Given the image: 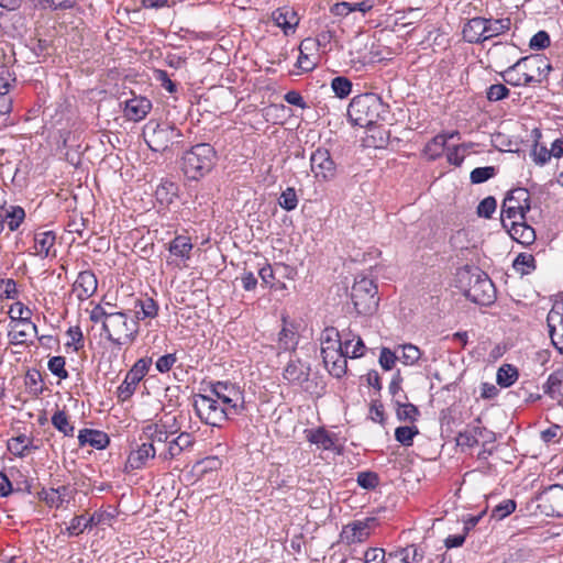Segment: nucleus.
Segmentation results:
<instances>
[{"mask_svg": "<svg viewBox=\"0 0 563 563\" xmlns=\"http://www.w3.org/2000/svg\"><path fill=\"white\" fill-rule=\"evenodd\" d=\"M464 296L481 306H487L494 301L495 287L488 275L477 272L470 277V287L465 289Z\"/></svg>", "mask_w": 563, "mask_h": 563, "instance_id": "nucleus-8", "label": "nucleus"}, {"mask_svg": "<svg viewBox=\"0 0 563 563\" xmlns=\"http://www.w3.org/2000/svg\"><path fill=\"white\" fill-rule=\"evenodd\" d=\"M376 523L377 519L374 517L355 520L343 529V539L346 543L363 542L369 537L371 530L376 526Z\"/></svg>", "mask_w": 563, "mask_h": 563, "instance_id": "nucleus-12", "label": "nucleus"}, {"mask_svg": "<svg viewBox=\"0 0 563 563\" xmlns=\"http://www.w3.org/2000/svg\"><path fill=\"white\" fill-rule=\"evenodd\" d=\"M308 45L314 46V42L310 38H306L301 42L299 46V56L297 58L296 67L299 68L302 73L312 71L317 63L310 58V56L306 53V51L310 49Z\"/></svg>", "mask_w": 563, "mask_h": 563, "instance_id": "nucleus-39", "label": "nucleus"}, {"mask_svg": "<svg viewBox=\"0 0 563 563\" xmlns=\"http://www.w3.org/2000/svg\"><path fill=\"white\" fill-rule=\"evenodd\" d=\"M278 203L286 211L295 210L298 206V198H297L296 190L292 187L286 188L282 192V195L278 199Z\"/></svg>", "mask_w": 563, "mask_h": 563, "instance_id": "nucleus-55", "label": "nucleus"}, {"mask_svg": "<svg viewBox=\"0 0 563 563\" xmlns=\"http://www.w3.org/2000/svg\"><path fill=\"white\" fill-rule=\"evenodd\" d=\"M504 201L515 207H522L526 209V211L531 210L530 192L528 189L522 187H518L508 191Z\"/></svg>", "mask_w": 563, "mask_h": 563, "instance_id": "nucleus-36", "label": "nucleus"}, {"mask_svg": "<svg viewBox=\"0 0 563 563\" xmlns=\"http://www.w3.org/2000/svg\"><path fill=\"white\" fill-rule=\"evenodd\" d=\"M356 482L362 488L373 490L379 485V476L373 471L360 472Z\"/></svg>", "mask_w": 563, "mask_h": 563, "instance_id": "nucleus-53", "label": "nucleus"}, {"mask_svg": "<svg viewBox=\"0 0 563 563\" xmlns=\"http://www.w3.org/2000/svg\"><path fill=\"white\" fill-rule=\"evenodd\" d=\"M547 323L552 344L562 353L563 346H560V342L556 340V331L558 328L561 329L563 325V302H556L553 305L552 309L548 313Z\"/></svg>", "mask_w": 563, "mask_h": 563, "instance_id": "nucleus-27", "label": "nucleus"}, {"mask_svg": "<svg viewBox=\"0 0 563 563\" xmlns=\"http://www.w3.org/2000/svg\"><path fill=\"white\" fill-rule=\"evenodd\" d=\"M353 342V340L345 339L343 344H339L338 349H333L332 346H323L321 347V356L325 367L333 364V361L338 360L341 353H347L349 344Z\"/></svg>", "mask_w": 563, "mask_h": 563, "instance_id": "nucleus-43", "label": "nucleus"}, {"mask_svg": "<svg viewBox=\"0 0 563 563\" xmlns=\"http://www.w3.org/2000/svg\"><path fill=\"white\" fill-rule=\"evenodd\" d=\"M518 371L510 364H504L497 371V384L501 387H509L518 379Z\"/></svg>", "mask_w": 563, "mask_h": 563, "instance_id": "nucleus-45", "label": "nucleus"}, {"mask_svg": "<svg viewBox=\"0 0 563 563\" xmlns=\"http://www.w3.org/2000/svg\"><path fill=\"white\" fill-rule=\"evenodd\" d=\"M194 409L200 420L211 427L221 428L230 419L228 410L217 398L198 394L195 396Z\"/></svg>", "mask_w": 563, "mask_h": 563, "instance_id": "nucleus-7", "label": "nucleus"}, {"mask_svg": "<svg viewBox=\"0 0 563 563\" xmlns=\"http://www.w3.org/2000/svg\"><path fill=\"white\" fill-rule=\"evenodd\" d=\"M79 446L90 445L97 450H103L110 444L109 435L100 430L81 429L78 434Z\"/></svg>", "mask_w": 563, "mask_h": 563, "instance_id": "nucleus-26", "label": "nucleus"}, {"mask_svg": "<svg viewBox=\"0 0 563 563\" xmlns=\"http://www.w3.org/2000/svg\"><path fill=\"white\" fill-rule=\"evenodd\" d=\"M144 139L153 152H165L173 144L179 143L183 133L175 125L166 122H150L144 130Z\"/></svg>", "mask_w": 563, "mask_h": 563, "instance_id": "nucleus-5", "label": "nucleus"}, {"mask_svg": "<svg viewBox=\"0 0 563 563\" xmlns=\"http://www.w3.org/2000/svg\"><path fill=\"white\" fill-rule=\"evenodd\" d=\"M459 132L451 133L450 135L445 134H438L434 137H432L424 146L423 153L429 157V159H437L439 158L446 145L448 139L453 137L454 135H457Z\"/></svg>", "mask_w": 563, "mask_h": 563, "instance_id": "nucleus-33", "label": "nucleus"}, {"mask_svg": "<svg viewBox=\"0 0 563 563\" xmlns=\"http://www.w3.org/2000/svg\"><path fill=\"white\" fill-rule=\"evenodd\" d=\"M503 80L514 87L530 86L532 84H541L542 78H536V75L523 73L516 63L500 73Z\"/></svg>", "mask_w": 563, "mask_h": 563, "instance_id": "nucleus-21", "label": "nucleus"}, {"mask_svg": "<svg viewBox=\"0 0 563 563\" xmlns=\"http://www.w3.org/2000/svg\"><path fill=\"white\" fill-rule=\"evenodd\" d=\"M194 444V439L190 433L181 432L177 438L168 440L167 449L164 453L159 454L163 460H173L181 454V452Z\"/></svg>", "mask_w": 563, "mask_h": 563, "instance_id": "nucleus-28", "label": "nucleus"}, {"mask_svg": "<svg viewBox=\"0 0 563 563\" xmlns=\"http://www.w3.org/2000/svg\"><path fill=\"white\" fill-rule=\"evenodd\" d=\"M538 508L545 516L563 517V486L551 485L538 496Z\"/></svg>", "mask_w": 563, "mask_h": 563, "instance_id": "nucleus-10", "label": "nucleus"}, {"mask_svg": "<svg viewBox=\"0 0 563 563\" xmlns=\"http://www.w3.org/2000/svg\"><path fill=\"white\" fill-rule=\"evenodd\" d=\"M516 67H519L523 73L533 75L537 73L536 78H542V81L547 79L549 71L552 69L548 59L540 54L519 58L516 62Z\"/></svg>", "mask_w": 563, "mask_h": 563, "instance_id": "nucleus-13", "label": "nucleus"}, {"mask_svg": "<svg viewBox=\"0 0 563 563\" xmlns=\"http://www.w3.org/2000/svg\"><path fill=\"white\" fill-rule=\"evenodd\" d=\"M155 455V445L144 442L129 454L125 467L132 471L141 470L146 465L147 461L154 459Z\"/></svg>", "mask_w": 563, "mask_h": 563, "instance_id": "nucleus-24", "label": "nucleus"}, {"mask_svg": "<svg viewBox=\"0 0 563 563\" xmlns=\"http://www.w3.org/2000/svg\"><path fill=\"white\" fill-rule=\"evenodd\" d=\"M417 434L419 429L416 426H402L395 430V439L404 446H411Z\"/></svg>", "mask_w": 563, "mask_h": 563, "instance_id": "nucleus-48", "label": "nucleus"}, {"mask_svg": "<svg viewBox=\"0 0 563 563\" xmlns=\"http://www.w3.org/2000/svg\"><path fill=\"white\" fill-rule=\"evenodd\" d=\"M389 114V106L374 92L355 96L349 107L347 117L353 125L371 129Z\"/></svg>", "mask_w": 563, "mask_h": 563, "instance_id": "nucleus-1", "label": "nucleus"}, {"mask_svg": "<svg viewBox=\"0 0 563 563\" xmlns=\"http://www.w3.org/2000/svg\"><path fill=\"white\" fill-rule=\"evenodd\" d=\"M509 89L503 84L490 85L486 90V98L490 102L506 99L509 96Z\"/></svg>", "mask_w": 563, "mask_h": 563, "instance_id": "nucleus-63", "label": "nucleus"}, {"mask_svg": "<svg viewBox=\"0 0 563 563\" xmlns=\"http://www.w3.org/2000/svg\"><path fill=\"white\" fill-rule=\"evenodd\" d=\"M51 422L65 437H74L75 427L65 410L57 409L52 416Z\"/></svg>", "mask_w": 563, "mask_h": 563, "instance_id": "nucleus-38", "label": "nucleus"}, {"mask_svg": "<svg viewBox=\"0 0 563 563\" xmlns=\"http://www.w3.org/2000/svg\"><path fill=\"white\" fill-rule=\"evenodd\" d=\"M65 364L66 361L64 356H53L48 360L47 367L53 375L60 379H66L68 372L65 369Z\"/></svg>", "mask_w": 563, "mask_h": 563, "instance_id": "nucleus-60", "label": "nucleus"}, {"mask_svg": "<svg viewBox=\"0 0 563 563\" xmlns=\"http://www.w3.org/2000/svg\"><path fill=\"white\" fill-rule=\"evenodd\" d=\"M29 444H31V439L25 434H20L8 442V450L15 456L23 457L29 452Z\"/></svg>", "mask_w": 563, "mask_h": 563, "instance_id": "nucleus-46", "label": "nucleus"}, {"mask_svg": "<svg viewBox=\"0 0 563 563\" xmlns=\"http://www.w3.org/2000/svg\"><path fill=\"white\" fill-rule=\"evenodd\" d=\"M486 18L475 16L470 19L463 26V38L468 43L479 44L485 42Z\"/></svg>", "mask_w": 563, "mask_h": 563, "instance_id": "nucleus-25", "label": "nucleus"}, {"mask_svg": "<svg viewBox=\"0 0 563 563\" xmlns=\"http://www.w3.org/2000/svg\"><path fill=\"white\" fill-rule=\"evenodd\" d=\"M210 391L221 401L230 417L242 415L246 410L244 390L236 384L229 380H218L210 384Z\"/></svg>", "mask_w": 563, "mask_h": 563, "instance_id": "nucleus-6", "label": "nucleus"}, {"mask_svg": "<svg viewBox=\"0 0 563 563\" xmlns=\"http://www.w3.org/2000/svg\"><path fill=\"white\" fill-rule=\"evenodd\" d=\"M56 242V234L54 231H37L34 233V252L35 256L46 258L49 256H56V250L54 249Z\"/></svg>", "mask_w": 563, "mask_h": 563, "instance_id": "nucleus-19", "label": "nucleus"}, {"mask_svg": "<svg viewBox=\"0 0 563 563\" xmlns=\"http://www.w3.org/2000/svg\"><path fill=\"white\" fill-rule=\"evenodd\" d=\"M399 347H401V350H402V354L399 357V360L405 365L412 366V365L417 364L418 361L422 356L421 350L411 343L401 344V345H399Z\"/></svg>", "mask_w": 563, "mask_h": 563, "instance_id": "nucleus-47", "label": "nucleus"}, {"mask_svg": "<svg viewBox=\"0 0 563 563\" xmlns=\"http://www.w3.org/2000/svg\"><path fill=\"white\" fill-rule=\"evenodd\" d=\"M456 444L460 446L474 448L478 444L477 431L472 430L471 426H468L465 430L457 433Z\"/></svg>", "mask_w": 563, "mask_h": 563, "instance_id": "nucleus-61", "label": "nucleus"}, {"mask_svg": "<svg viewBox=\"0 0 563 563\" xmlns=\"http://www.w3.org/2000/svg\"><path fill=\"white\" fill-rule=\"evenodd\" d=\"M529 211H526L522 207H515L512 205H508L507 202L503 201L501 205V219L504 218L506 222H511L514 220L522 221L527 220V213Z\"/></svg>", "mask_w": 563, "mask_h": 563, "instance_id": "nucleus-49", "label": "nucleus"}, {"mask_svg": "<svg viewBox=\"0 0 563 563\" xmlns=\"http://www.w3.org/2000/svg\"><path fill=\"white\" fill-rule=\"evenodd\" d=\"M151 364V357H142L134 363L117 389V397L120 402L129 400L134 395L137 385L147 374Z\"/></svg>", "mask_w": 563, "mask_h": 563, "instance_id": "nucleus-9", "label": "nucleus"}, {"mask_svg": "<svg viewBox=\"0 0 563 563\" xmlns=\"http://www.w3.org/2000/svg\"><path fill=\"white\" fill-rule=\"evenodd\" d=\"M311 170L319 180L329 181L335 177L336 165L330 152L324 147H318L310 156Z\"/></svg>", "mask_w": 563, "mask_h": 563, "instance_id": "nucleus-11", "label": "nucleus"}, {"mask_svg": "<svg viewBox=\"0 0 563 563\" xmlns=\"http://www.w3.org/2000/svg\"><path fill=\"white\" fill-rule=\"evenodd\" d=\"M4 223L10 231H16L25 219V211L20 206H10L3 214Z\"/></svg>", "mask_w": 563, "mask_h": 563, "instance_id": "nucleus-42", "label": "nucleus"}, {"mask_svg": "<svg viewBox=\"0 0 563 563\" xmlns=\"http://www.w3.org/2000/svg\"><path fill=\"white\" fill-rule=\"evenodd\" d=\"M374 280L357 276L351 289V300L357 314L368 316L376 311L379 298Z\"/></svg>", "mask_w": 563, "mask_h": 563, "instance_id": "nucleus-4", "label": "nucleus"}, {"mask_svg": "<svg viewBox=\"0 0 563 563\" xmlns=\"http://www.w3.org/2000/svg\"><path fill=\"white\" fill-rule=\"evenodd\" d=\"M298 344L297 332L284 325L278 334V347L283 351H295Z\"/></svg>", "mask_w": 563, "mask_h": 563, "instance_id": "nucleus-44", "label": "nucleus"}, {"mask_svg": "<svg viewBox=\"0 0 563 563\" xmlns=\"http://www.w3.org/2000/svg\"><path fill=\"white\" fill-rule=\"evenodd\" d=\"M396 416L400 421L416 422L420 416L418 407L411 402H402L400 399L395 400Z\"/></svg>", "mask_w": 563, "mask_h": 563, "instance_id": "nucleus-37", "label": "nucleus"}, {"mask_svg": "<svg viewBox=\"0 0 563 563\" xmlns=\"http://www.w3.org/2000/svg\"><path fill=\"white\" fill-rule=\"evenodd\" d=\"M37 498L38 500L45 503L49 508L58 509L63 506V499L59 496H56L54 488L46 489L43 487L40 492H37Z\"/></svg>", "mask_w": 563, "mask_h": 563, "instance_id": "nucleus-57", "label": "nucleus"}, {"mask_svg": "<svg viewBox=\"0 0 563 563\" xmlns=\"http://www.w3.org/2000/svg\"><path fill=\"white\" fill-rule=\"evenodd\" d=\"M272 20L276 26L283 30L286 36L295 33L300 21L294 8L288 5L274 10L272 12Z\"/></svg>", "mask_w": 563, "mask_h": 563, "instance_id": "nucleus-15", "label": "nucleus"}, {"mask_svg": "<svg viewBox=\"0 0 563 563\" xmlns=\"http://www.w3.org/2000/svg\"><path fill=\"white\" fill-rule=\"evenodd\" d=\"M543 393L553 400L561 402L563 399V371L551 373L543 385Z\"/></svg>", "mask_w": 563, "mask_h": 563, "instance_id": "nucleus-32", "label": "nucleus"}, {"mask_svg": "<svg viewBox=\"0 0 563 563\" xmlns=\"http://www.w3.org/2000/svg\"><path fill=\"white\" fill-rule=\"evenodd\" d=\"M216 163V150L209 143H199L183 154L180 169L188 180L198 181L213 169Z\"/></svg>", "mask_w": 563, "mask_h": 563, "instance_id": "nucleus-2", "label": "nucleus"}, {"mask_svg": "<svg viewBox=\"0 0 563 563\" xmlns=\"http://www.w3.org/2000/svg\"><path fill=\"white\" fill-rule=\"evenodd\" d=\"M516 506L517 505L514 499H506L493 509L492 517L497 520H501L511 515L516 510Z\"/></svg>", "mask_w": 563, "mask_h": 563, "instance_id": "nucleus-64", "label": "nucleus"}, {"mask_svg": "<svg viewBox=\"0 0 563 563\" xmlns=\"http://www.w3.org/2000/svg\"><path fill=\"white\" fill-rule=\"evenodd\" d=\"M36 10L66 11L74 9V0H30Z\"/></svg>", "mask_w": 563, "mask_h": 563, "instance_id": "nucleus-40", "label": "nucleus"}, {"mask_svg": "<svg viewBox=\"0 0 563 563\" xmlns=\"http://www.w3.org/2000/svg\"><path fill=\"white\" fill-rule=\"evenodd\" d=\"M497 169L494 166L476 167L470 174V180L472 184H483L490 178L495 177Z\"/></svg>", "mask_w": 563, "mask_h": 563, "instance_id": "nucleus-51", "label": "nucleus"}, {"mask_svg": "<svg viewBox=\"0 0 563 563\" xmlns=\"http://www.w3.org/2000/svg\"><path fill=\"white\" fill-rule=\"evenodd\" d=\"M497 208V201L493 196L484 198L477 206L476 213L481 218L490 219Z\"/></svg>", "mask_w": 563, "mask_h": 563, "instance_id": "nucleus-62", "label": "nucleus"}, {"mask_svg": "<svg viewBox=\"0 0 563 563\" xmlns=\"http://www.w3.org/2000/svg\"><path fill=\"white\" fill-rule=\"evenodd\" d=\"M103 332L106 339L114 345L131 344L139 335V323L137 321L129 322L124 311H113L103 322Z\"/></svg>", "mask_w": 563, "mask_h": 563, "instance_id": "nucleus-3", "label": "nucleus"}, {"mask_svg": "<svg viewBox=\"0 0 563 563\" xmlns=\"http://www.w3.org/2000/svg\"><path fill=\"white\" fill-rule=\"evenodd\" d=\"M178 191H179V187L176 183H174L169 179H164L157 186L155 196H156V199L162 205H169L178 196Z\"/></svg>", "mask_w": 563, "mask_h": 563, "instance_id": "nucleus-34", "label": "nucleus"}, {"mask_svg": "<svg viewBox=\"0 0 563 563\" xmlns=\"http://www.w3.org/2000/svg\"><path fill=\"white\" fill-rule=\"evenodd\" d=\"M152 109V102L145 97L134 96L125 101L124 115L130 121L143 120Z\"/></svg>", "mask_w": 563, "mask_h": 563, "instance_id": "nucleus-20", "label": "nucleus"}, {"mask_svg": "<svg viewBox=\"0 0 563 563\" xmlns=\"http://www.w3.org/2000/svg\"><path fill=\"white\" fill-rule=\"evenodd\" d=\"M310 371L309 363H305L300 358H291L284 368L283 378L291 385H302L309 380Z\"/></svg>", "mask_w": 563, "mask_h": 563, "instance_id": "nucleus-16", "label": "nucleus"}, {"mask_svg": "<svg viewBox=\"0 0 563 563\" xmlns=\"http://www.w3.org/2000/svg\"><path fill=\"white\" fill-rule=\"evenodd\" d=\"M128 311L134 313L135 321L137 322L145 319H154L158 313V305L153 298L141 295L132 298V307Z\"/></svg>", "mask_w": 563, "mask_h": 563, "instance_id": "nucleus-17", "label": "nucleus"}, {"mask_svg": "<svg viewBox=\"0 0 563 563\" xmlns=\"http://www.w3.org/2000/svg\"><path fill=\"white\" fill-rule=\"evenodd\" d=\"M503 228L507 230L514 241L522 245H530L536 241V231L527 223V220H514L508 223L503 218Z\"/></svg>", "mask_w": 563, "mask_h": 563, "instance_id": "nucleus-14", "label": "nucleus"}, {"mask_svg": "<svg viewBox=\"0 0 563 563\" xmlns=\"http://www.w3.org/2000/svg\"><path fill=\"white\" fill-rule=\"evenodd\" d=\"M305 432L306 438L310 443L316 444L318 448L325 451L334 450V434L328 432L323 427L306 430Z\"/></svg>", "mask_w": 563, "mask_h": 563, "instance_id": "nucleus-30", "label": "nucleus"}, {"mask_svg": "<svg viewBox=\"0 0 563 563\" xmlns=\"http://www.w3.org/2000/svg\"><path fill=\"white\" fill-rule=\"evenodd\" d=\"M331 88L336 97L343 99L351 93L352 82L346 77L338 76L332 79Z\"/></svg>", "mask_w": 563, "mask_h": 563, "instance_id": "nucleus-52", "label": "nucleus"}, {"mask_svg": "<svg viewBox=\"0 0 563 563\" xmlns=\"http://www.w3.org/2000/svg\"><path fill=\"white\" fill-rule=\"evenodd\" d=\"M174 431L167 429L166 422L150 423L143 428V437L146 443H168V439Z\"/></svg>", "mask_w": 563, "mask_h": 563, "instance_id": "nucleus-29", "label": "nucleus"}, {"mask_svg": "<svg viewBox=\"0 0 563 563\" xmlns=\"http://www.w3.org/2000/svg\"><path fill=\"white\" fill-rule=\"evenodd\" d=\"M350 352L341 353L338 360L333 361L332 365H329L327 368L331 376L335 378H341L346 374L347 362L346 357H349Z\"/></svg>", "mask_w": 563, "mask_h": 563, "instance_id": "nucleus-59", "label": "nucleus"}, {"mask_svg": "<svg viewBox=\"0 0 563 563\" xmlns=\"http://www.w3.org/2000/svg\"><path fill=\"white\" fill-rule=\"evenodd\" d=\"M514 269L523 275L531 274L536 268V258L532 254L529 253H520L512 262Z\"/></svg>", "mask_w": 563, "mask_h": 563, "instance_id": "nucleus-41", "label": "nucleus"}, {"mask_svg": "<svg viewBox=\"0 0 563 563\" xmlns=\"http://www.w3.org/2000/svg\"><path fill=\"white\" fill-rule=\"evenodd\" d=\"M511 20L510 18L493 19L486 18L485 25V41L505 34L510 30Z\"/></svg>", "mask_w": 563, "mask_h": 563, "instance_id": "nucleus-35", "label": "nucleus"}, {"mask_svg": "<svg viewBox=\"0 0 563 563\" xmlns=\"http://www.w3.org/2000/svg\"><path fill=\"white\" fill-rule=\"evenodd\" d=\"M42 382L41 373L36 369L27 371L25 375V385L30 389V393L37 397L40 396L44 388L40 383Z\"/></svg>", "mask_w": 563, "mask_h": 563, "instance_id": "nucleus-54", "label": "nucleus"}, {"mask_svg": "<svg viewBox=\"0 0 563 563\" xmlns=\"http://www.w3.org/2000/svg\"><path fill=\"white\" fill-rule=\"evenodd\" d=\"M192 249L194 244L191 243V239L187 235H176L168 243L169 253L183 261H188L191 257Z\"/></svg>", "mask_w": 563, "mask_h": 563, "instance_id": "nucleus-31", "label": "nucleus"}, {"mask_svg": "<svg viewBox=\"0 0 563 563\" xmlns=\"http://www.w3.org/2000/svg\"><path fill=\"white\" fill-rule=\"evenodd\" d=\"M321 347L323 346H332L333 349H338L339 344H343L341 341L340 332L333 328H325L321 333Z\"/></svg>", "mask_w": 563, "mask_h": 563, "instance_id": "nucleus-56", "label": "nucleus"}, {"mask_svg": "<svg viewBox=\"0 0 563 563\" xmlns=\"http://www.w3.org/2000/svg\"><path fill=\"white\" fill-rule=\"evenodd\" d=\"M98 287L96 275L91 271L80 272L74 283V291L79 300L91 297Z\"/></svg>", "mask_w": 563, "mask_h": 563, "instance_id": "nucleus-22", "label": "nucleus"}, {"mask_svg": "<svg viewBox=\"0 0 563 563\" xmlns=\"http://www.w3.org/2000/svg\"><path fill=\"white\" fill-rule=\"evenodd\" d=\"M16 81L15 74L5 65L0 66V95H8L12 85Z\"/></svg>", "mask_w": 563, "mask_h": 563, "instance_id": "nucleus-58", "label": "nucleus"}, {"mask_svg": "<svg viewBox=\"0 0 563 563\" xmlns=\"http://www.w3.org/2000/svg\"><path fill=\"white\" fill-rule=\"evenodd\" d=\"M103 520V514L95 512L89 518H86L84 515L75 516L69 526L65 529L64 533L68 537H77L84 533L87 529H92L93 527L99 526Z\"/></svg>", "mask_w": 563, "mask_h": 563, "instance_id": "nucleus-23", "label": "nucleus"}, {"mask_svg": "<svg viewBox=\"0 0 563 563\" xmlns=\"http://www.w3.org/2000/svg\"><path fill=\"white\" fill-rule=\"evenodd\" d=\"M16 306L19 307V317H11V322L14 323L13 328L25 327L36 332L37 328L30 319L31 310L21 302H18Z\"/></svg>", "mask_w": 563, "mask_h": 563, "instance_id": "nucleus-50", "label": "nucleus"}, {"mask_svg": "<svg viewBox=\"0 0 563 563\" xmlns=\"http://www.w3.org/2000/svg\"><path fill=\"white\" fill-rule=\"evenodd\" d=\"M423 558L424 552L419 545L409 544L388 552L386 563H420Z\"/></svg>", "mask_w": 563, "mask_h": 563, "instance_id": "nucleus-18", "label": "nucleus"}]
</instances>
